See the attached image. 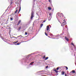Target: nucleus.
I'll return each mask as SVG.
<instances>
[{
    "instance_id": "obj_14",
    "label": "nucleus",
    "mask_w": 76,
    "mask_h": 76,
    "mask_svg": "<svg viewBox=\"0 0 76 76\" xmlns=\"http://www.w3.org/2000/svg\"><path fill=\"white\" fill-rule=\"evenodd\" d=\"M20 10H21V8L20 7V9H19V12H18V14H19L20 11Z\"/></svg>"
},
{
    "instance_id": "obj_24",
    "label": "nucleus",
    "mask_w": 76,
    "mask_h": 76,
    "mask_svg": "<svg viewBox=\"0 0 76 76\" xmlns=\"http://www.w3.org/2000/svg\"><path fill=\"white\" fill-rule=\"evenodd\" d=\"M45 34L46 35V36H48V35H47V33H46V32H45Z\"/></svg>"
},
{
    "instance_id": "obj_4",
    "label": "nucleus",
    "mask_w": 76,
    "mask_h": 76,
    "mask_svg": "<svg viewBox=\"0 0 76 76\" xmlns=\"http://www.w3.org/2000/svg\"><path fill=\"white\" fill-rule=\"evenodd\" d=\"M22 42H18L15 44V45H20L21 44V43Z\"/></svg>"
},
{
    "instance_id": "obj_2",
    "label": "nucleus",
    "mask_w": 76,
    "mask_h": 76,
    "mask_svg": "<svg viewBox=\"0 0 76 76\" xmlns=\"http://www.w3.org/2000/svg\"><path fill=\"white\" fill-rule=\"evenodd\" d=\"M64 22H63L61 24V26H63V27L65 25H66V22L65 20V19L64 20H63Z\"/></svg>"
},
{
    "instance_id": "obj_5",
    "label": "nucleus",
    "mask_w": 76,
    "mask_h": 76,
    "mask_svg": "<svg viewBox=\"0 0 76 76\" xmlns=\"http://www.w3.org/2000/svg\"><path fill=\"white\" fill-rule=\"evenodd\" d=\"M47 31H48L49 30V29H50V27L49 26H47Z\"/></svg>"
},
{
    "instance_id": "obj_20",
    "label": "nucleus",
    "mask_w": 76,
    "mask_h": 76,
    "mask_svg": "<svg viewBox=\"0 0 76 76\" xmlns=\"http://www.w3.org/2000/svg\"><path fill=\"white\" fill-rule=\"evenodd\" d=\"M20 29H21V27H20L18 28V30H19V31H20Z\"/></svg>"
},
{
    "instance_id": "obj_15",
    "label": "nucleus",
    "mask_w": 76,
    "mask_h": 76,
    "mask_svg": "<svg viewBox=\"0 0 76 76\" xmlns=\"http://www.w3.org/2000/svg\"><path fill=\"white\" fill-rule=\"evenodd\" d=\"M48 10H51V7H48Z\"/></svg>"
},
{
    "instance_id": "obj_32",
    "label": "nucleus",
    "mask_w": 76,
    "mask_h": 76,
    "mask_svg": "<svg viewBox=\"0 0 76 76\" xmlns=\"http://www.w3.org/2000/svg\"><path fill=\"white\" fill-rule=\"evenodd\" d=\"M48 1L49 2H51V0H48Z\"/></svg>"
},
{
    "instance_id": "obj_48",
    "label": "nucleus",
    "mask_w": 76,
    "mask_h": 76,
    "mask_svg": "<svg viewBox=\"0 0 76 76\" xmlns=\"http://www.w3.org/2000/svg\"><path fill=\"white\" fill-rule=\"evenodd\" d=\"M9 7H8V8H9Z\"/></svg>"
},
{
    "instance_id": "obj_18",
    "label": "nucleus",
    "mask_w": 76,
    "mask_h": 76,
    "mask_svg": "<svg viewBox=\"0 0 76 76\" xmlns=\"http://www.w3.org/2000/svg\"><path fill=\"white\" fill-rule=\"evenodd\" d=\"M26 62H27V63H29V60H28L26 61Z\"/></svg>"
},
{
    "instance_id": "obj_3",
    "label": "nucleus",
    "mask_w": 76,
    "mask_h": 76,
    "mask_svg": "<svg viewBox=\"0 0 76 76\" xmlns=\"http://www.w3.org/2000/svg\"><path fill=\"white\" fill-rule=\"evenodd\" d=\"M34 18V12L32 11L31 12V19H32Z\"/></svg>"
},
{
    "instance_id": "obj_27",
    "label": "nucleus",
    "mask_w": 76,
    "mask_h": 76,
    "mask_svg": "<svg viewBox=\"0 0 76 76\" xmlns=\"http://www.w3.org/2000/svg\"><path fill=\"white\" fill-rule=\"evenodd\" d=\"M27 34H28V33H27V32H26L25 35H27Z\"/></svg>"
},
{
    "instance_id": "obj_25",
    "label": "nucleus",
    "mask_w": 76,
    "mask_h": 76,
    "mask_svg": "<svg viewBox=\"0 0 76 76\" xmlns=\"http://www.w3.org/2000/svg\"><path fill=\"white\" fill-rule=\"evenodd\" d=\"M42 26H43V24H41V27H42Z\"/></svg>"
},
{
    "instance_id": "obj_49",
    "label": "nucleus",
    "mask_w": 76,
    "mask_h": 76,
    "mask_svg": "<svg viewBox=\"0 0 76 76\" xmlns=\"http://www.w3.org/2000/svg\"><path fill=\"white\" fill-rule=\"evenodd\" d=\"M11 1H12V0H11Z\"/></svg>"
},
{
    "instance_id": "obj_22",
    "label": "nucleus",
    "mask_w": 76,
    "mask_h": 76,
    "mask_svg": "<svg viewBox=\"0 0 76 76\" xmlns=\"http://www.w3.org/2000/svg\"><path fill=\"white\" fill-rule=\"evenodd\" d=\"M11 20H13V18H10Z\"/></svg>"
},
{
    "instance_id": "obj_51",
    "label": "nucleus",
    "mask_w": 76,
    "mask_h": 76,
    "mask_svg": "<svg viewBox=\"0 0 76 76\" xmlns=\"http://www.w3.org/2000/svg\"><path fill=\"white\" fill-rule=\"evenodd\" d=\"M19 36H18V37Z\"/></svg>"
},
{
    "instance_id": "obj_21",
    "label": "nucleus",
    "mask_w": 76,
    "mask_h": 76,
    "mask_svg": "<svg viewBox=\"0 0 76 76\" xmlns=\"http://www.w3.org/2000/svg\"><path fill=\"white\" fill-rule=\"evenodd\" d=\"M48 59V57H46V58L45 59V60H47Z\"/></svg>"
},
{
    "instance_id": "obj_28",
    "label": "nucleus",
    "mask_w": 76,
    "mask_h": 76,
    "mask_svg": "<svg viewBox=\"0 0 76 76\" xmlns=\"http://www.w3.org/2000/svg\"><path fill=\"white\" fill-rule=\"evenodd\" d=\"M47 34H49L50 33V32H49V31H47Z\"/></svg>"
},
{
    "instance_id": "obj_30",
    "label": "nucleus",
    "mask_w": 76,
    "mask_h": 76,
    "mask_svg": "<svg viewBox=\"0 0 76 76\" xmlns=\"http://www.w3.org/2000/svg\"><path fill=\"white\" fill-rule=\"evenodd\" d=\"M20 37H21V38H22V37L24 38V37H22V36H21V35H20Z\"/></svg>"
},
{
    "instance_id": "obj_31",
    "label": "nucleus",
    "mask_w": 76,
    "mask_h": 76,
    "mask_svg": "<svg viewBox=\"0 0 76 76\" xmlns=\"http://www.w3.org/2000/svg\"><path fill=\"white\" fill-rule=\"evenodd\" d=\"M50 35H51V36H52V35H53V34H50Z\"/></svg>"
},
{
    "instance_id": "obj_19",
    "label": "nucleus",
    "mask_w": 76,
    "mask_h": 76,
    "mask_svg": "<svg viewBox=\"0 0 76 76\" xmlns=\"http://www.w3.org/2000/svg\"><path fill=\"white\" fill-rule=\"evenodd\" d=\"M65 68H66V70H68V67H67L65 66Z\"/></svg>"
},
{
    "instance_id": "obj_12",
    "label": "nucleus",
    "mask_w": 76,
    "mask_h": 76,
    "mask_svg": "<svg viewBox=\"0 0 76 76\" xmlns=\"http://www.w3.org/2000/svg\"><path fill=\"white\" fill-rule=\"evenodd\" d=\"M54 70L56 73H58V71H57V70H56V69H54Z\"/></svg>"
},
{
    "instance_id": "obj_50",
    "label": "nucleus",
    "mask_w": 76,
    "mask_h": 76,
    "mask_svg": "<svg viewBox=\"0 0 76 76\" xmlns=\"http://www.w3.org/2000/svg\"><path fill=\"white\" fill-rule=\"evenodd\" d=\"M17 8H18V7Z\"/></svg>"
},
{
    "instance_id": "obj_42",
    "label": "nucleus",
    "mask_w": 76,
    "mask_h": 76,
    "mask_svg": "<svg viewBox=\"0 0 76 76\" xmlns=\"http://www.w3.org/2000/svg\"><path fill=\"white\" fill-rule=\"evenodd\" d=\"M70 73H72V72H70Z\"/></svg>"
},
{
    "instance_id": "obj_29",
    "label": "nucleus",
    "mask_w": 76,
    "mask_h": 76,
    "mask_svg": "<svg viewBox=\"0 0 76 76\" xmlns=\"http://www.w3.org/2000/svg\"><path fill=\"white\" fill-rule=\"evenodd\" d=\"M48 66H47L46 67V69H47V68H48Z\"/></svg>"
},
{
    "instance_id": "obj_43",
    "label": "nucleus",
    "mask_w": 76,
    "mask_h": 76,
    "mask_svg": "<svg viewBox=\"0 0 76 76\" xmlns=\"http://www.w3.org/2000/svg\"><path fill=\"white\" fill-rule=\"evenodd\" d=\"M58 37V36H56V37Z\"/></svg>"
},
{
    "instance_id": "obj_39",
    "label": "nucleus",
    "mask_w": 76,
    "mask_h": 76,
    "mask_svg": "<svg viewBox=\"0 0 76 76\" xmlns=\"http://www.w3.org/2000/svg\"><path fill=\"white\" fill-rule=\"evenodd\" d=\"M1 38H2V39H3H3H4L3 38H2V37H1Z\"/></svg>"
},
{
    "instance_id": "obj_44",
    "label": "nucleus",
    "mask_w": 76,
    "mask_h": 76,
    "mask_svg": "<svg viewBox=\"0 0 76 76\" xmlns=\"http://www.w3.org/2000/svg\"><path fill=\"white\" fill-rule=\"evenodd\" d=\"M74 56H75V54H74Z\"/></svg>"
},
{
    "instance_id": "obj_16",
    "label": "nucleus",
    "mask_w": 76,
    "mask_h": 76,
    "mask_svg": "<svg viewBox=\"0 0 76 76\" xmlns=\"http://www.w3.org/2000/svg\"><path fill=\"white\" fill-rule=\"evenodd\" d=\"M18 12V10H16V11L15 12V14H16V13H17V12Z\"/></svg>"
},
{
    "instance_id": "obj_7",
    "label": "nucleus",
    "mask_w": 76,
    "mask_h": 76,
    "mask_svg": "<svg viewBox=\"0 0 76 76\" xmlns=\"http://www.w3.org/2000/svg\"><path fill=\"white\" fill-rule=\"evenodd\" d=\"M51 18H52V17L49 16L48 18V20H51Z\"/></svg>"
},
{
    "instance_id": "obj_1",
    "label": "nucleus",
    "mask_w": 76,
    "mask_h": 76,
    "mask_svg": "<svg viewBox=\"0 0 76 76\" xmlns=\"http://www.w3.org/2000/svg\"><path fill=\"white\" fill-rule=\"evenodd\" d=\"M56 18L58 19V22H60V20H58L59 19H61V14L60 13L58 12L56 14Z\"/></svg>"
},
{
    "instance_id": "obj_40",
    "label": "nucleus",
    "mask_w": 76,
    "mask_h": 76,
    "mask_svg": "<svg viewBox=\"0 0 76 76\" xmlns=\"http://www.w3.org/2000/svg\"><path fill=\"white\" fill-rule=\"evenodd\" d=\"M1 25H3V23H1Z\"/></svg>"
},
{
    "instance_id": "obj_8",
    "label": "nucleus",
    "mask_w": 76,
    "mask_h": 76,
    "mask_svg": "<svg viewBox=\"0 0 76 76\" xmlns=\"http://www.w3.org/2000/svg\"><path fill=\"white\" fill-rule=\"evenodd\" d=\"M20 22H21V20H20L18 21V23L17 24V25H19V24L20 23Z\"/></svg>"
},
{
    "instance_id": "obj_26",
    "label": "nucleus",
    "mask_w": 76,
    "mask_h": 76,
    "mask_svg": "<svg viewBox=\"0 0 76 76\" xmlns=\"http://www.w3.org/2000/svg\"><path fill=\"white\" fill-rule=\"evenodd\" d=\"M61 14L62 15V16H63H63H64V15H63V14L62 13H61Z\"/></svg>"
},
{
    "instance_id": "obj_41",
    "label": "nucleus",
    "mask_w": 76,
    "mask_h": 76,
    "mask_svg": "<svg viewBox=\"0 0 76 76\" xmlns=\"http://www.w3.org/2000/svg\"><path fill=\"white\" fill-rule=\"evenodd\" d=\"M49 26H50V28H51V26L49 25Z\"/></svg>"
},
{
    "instance_id": "obj_34",
    "label": "nucleus",
    "mask_w": 76,
    "mask_h": 76,
    "mask_svg": "<svg viewBox=\"0 0 76 76\" xmlns=\"http://www.w3.org/2000/svg\"><path fill=\"white\" fill-rule=\"evenodd\" d=\"M31 56V54H30V55H28V56Z\"/></svg>"
},
{
    "instance_id": "obj_37",
    "label": "nucleus",
    "mask_w": 76,
    "mask_h": 76,
    "mask_svg": "<svg viewBox=\"0 0 76 76\" xmlns=\"http://www.w3.org/2000/svg\"><path fill=\"white\" fill-rule=\"evenodd\" d=\"M18 42L17 41L16 42H15L14 43H17V42Z\"/></svg>"
},
{
    "instance_id": "obj_46",
    "label": "nucleus",
    "mask_w": 76,
    "mask_h": 76,
    "mask_svg": "<svg viewBox=\"0 0 76 76\" xmlns=\"http://www.w3.org/2000/svg\"><path fill=\"white\" fill-rule=\"evenodd\" d=\"M8 9H7V10H8Z\"/></svg>"
},
{
    "instance_id": "obj_47",
    "label": "nucleus",
    "mask_w": 76,
    "mask_h": 76,
    "mask_svg": "<svg viewBox=\"0 0 76 76\" xmlns=\"http://www.w3.org/2000/svg\"><path fill=\"white\" fill-rule=\"evenodd\" d=\"M9 7H8V8H9Z\"/></svg>"
},
{
    "instance_id": "obj_9",
    "label": "nucleus",
    "mask_w": 76,
    "mask_h": 76,
    "mask_svg": "<svg viewBox=\"0 0 76 76\" xmlns=\"http://www.w3.org/2000/svg\"><path fill=\"white\" fill-rule=\"evenodd\" d=\"M64 72L62 71L61 72V75H64Z\"/></svg>"
},
{
    "instance_id": "obj_6",
    "label": "nucleus",
    "mask_w": 76,
    "mask_h": 76,
    "mask_svg": "<svg viewBox=\"0 0 76 76\" xmlns=\"http://www.w3.org/2000/svg\"><path fill=\"white\" fill-rule=\"evenodd\" d=\"M65 39H66V40L67 41H69V39H68L67 37H65Z\"/></svg>"
},
{
    "instance_id": "obj_17",
    "label": "nucleus",
    "mask_w": 76,
    "mask_h": 76,
    "mask_svg": "<svg viewBox=\"0 0 76 76\" xmlns=\"http://www.w3.org/2000/svg\"><path fill=\"white\" fill-rule=\"evenodd\" d=\"M72 72L73 73H75V70H72Z\"/></svg>"
},
{
    "instance_id": "obj_13",
    "label": "nucleus",
    "mask_w": 76,
    "mask_h": 76,
    "mask_svg": "<svg viewBox=\"0 0 76 76\" xmlns=\"http://www.w3.org/2000/svg\"><path fill=\"white\" fill-rule=\"evenodd\" d=\"M71 45H73L75 47V45H74V44L73 43V42L71 43Z\"/></svg>"
},
{
    "instance_id": "obj_38",
    "label": "nucleus",
    "mask_w": 76,
    "mask_h": 76,
    "mask_svg": "<svg viewBox=\"0 0 76 76\" xmlns=\"http://www.w3.org/2000/svg\"><path fill=\"white\" fill-rule=\"evenodd\" d=\"M65 76H67V75H66V74H65Z\"/></svg>"
},
{
    "instance_id": "obj_11",
    "label": "nucleus",
    "mask_w": 76,
    "mask_h": 76,
    "mask_svg": "<svg viewBox=\"0 0 76 76\" xmlns=\"http://www.w3.org/2000/svg\"><path fill=\"white\" fill-rule=\"evenodd\" d=\"M34 62H32L30 64V65H32V66L33 65H32V64H34Z\"/></svg>"
},
{
    "instance_id": "obj_35",
    "label": "nucleus",
    "mask_w": 76,
    "mask_h": 76,
    "mask_svg": "<svg viewBox=\"0 0 76 76\" xmlns=\"http://www.w3.org/2000/svg\"><path fill=\"white\" fill-rule=\"evenodd\" d=\"M13 37V38H16V39L17 38V37L16 38V37Z\"/></svg>"
},
{
    "instance_id": "obj_45",
    "label": "nucleus",
    "mask_w": 76,
    "mask_h": 76,
    "mask_svg": "<svg viewBox=\"0 0 76 76\" xmlns=\"http://www.w3.org/2000/svg\"><path fill=\"white\" fill-rule=\"evenodd\" d=\"M63 29H64V27L63 28Z\"/></svg>"
},
{
    "instance_id": "obj_36",
    "label": "nucleus",
    "mask_w": 76,
    "mask_h": 76,
    "mask_svg": "<svg viewBox=\"0 0 76 76\" xmlns=\"http://www.w3.org/2000/svg\"><path fill=\"white\" fill-rule=\"evenodd\" d=\"M45 56H43V58H45Z\"/></svg>"
},
{
    "instance_id": "obj_33",
    "label": "nucleus",
    "mask_w": 76,
    "mask_h": 76,
    "mask_svg": "<svg viewBox=\"0 0 76 76\" xmlns=\"http://www.w3.org/2000/svg\"><path fill=\"white\" fill-rule=\"evenodd\" d=\"M46 21V20H43V22H45Z\"/></svg>"
},
{
    "instance_id": "obj_23",
    "label": "nucleus",
    "mask_w": 76,
    "mask_h": 76,
    "mask_svg": "<svg viewBox=\"0 0 76 76\" xmlns=\"http://www.w3.org/2000/svg\"><path fill=\"white\" fill-rule=\"evenodd\" d=\"M59 67H58L57 68H56V70H58L59 69Z\"/></svg>"
},
{
    "instance_id": "obj_10",
    "label": "nucleus",
    "mask_w": 76,
    "mask_h": 76,
    "mask_svg": "<svg viewBox=\"0 0 76 76\" xmlns=\"http://www.w3.org/2000/svg\"><path fill=\"white\" fill-rule=\"evenodd\" d=\"M50 16V17H52V15H53V13H50L49 14Z\"/></svg>"
}]
</instances>
